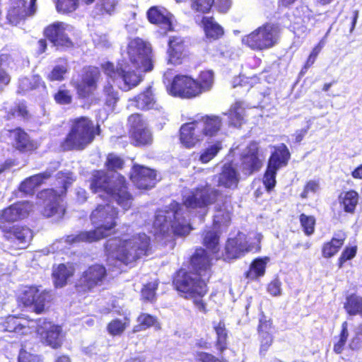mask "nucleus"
Listing matches in <instances>:
<instances>
[{"instance_id": "1", "label": "nucleus", "mask_w": 362, "mask_h": 362, "mask_svg": "<svg viewBox=\"0 0 362 362\" xmlns=\"http://www.w3.org/2000/svg\"><path fill=\"white\" fill-rule=\"evenodd\" d=\"M127 57L117 63L106 62L101 65L105 75L115 81L121 78L129 89L137 86L143 77L137 71L148 72L153 69V52L151 46L136 37L127 46Z\"/></svg>"}, {"instance_id": "2", "label": "nucleus", "mask_w": 362, "mask_h": 362, "mask_svg": "<svg viewBox=\"0 0 362 362\" xmlns=\"http://www.w3.org/2000/svg\"><path fill=\"white\" fill-rule=\"evenodd\" d=\"M105 248L107 255L114 260L134 267L140 259L151 253V238L145 233L122 234L108 240Z\"/></svg>"}, {"instance_id": "3", "label": "nucleus", "mask_w": 362, "mask_h": 362, "mask_svg": "<svg viewBox=\"0 0 362 362\" xmlns=\"http://www.w3.org/2000/svg\"><path fill=\"white\" fill-rule=\"evenodd\" d=\"M89 188L93 193H103L111 197L124 211L132 206L134 197L124 176L119 174L115 180L103 170H94L88 180Z\"/></svg>"}, {"instance_id": "4", "label": "nucleus", "mask_w": 362, "mask_h": 362, "mask_svg": "<svg viewBox=\"0 0 362 362\" xmlns=\"http://www.w3.org/2000/svg\"><path fill=\"white\" fill-rule=\"evenodd\" d=\"M172 284L182 296L192 299L197 308L204 314L208 312L203 298L207 294V281L184 268L177 269L172 277Z\"/></svg>"}, {"instance_id": "5", "label": "nucleus", "mask_w": 362, "mask_h": 362, "mask_svg": "<svg viewBox=\"0 0 362 362\" xmlns=\"http://www.w3.org/2000/svg\"><path fill=\"white\" fill-rule=\"evenodd\" d=\"M214 83V73L211 70L199 72L197 78L185 74H177L167 87L168 93L182 99H193L209 91Z\"/></svg>"}, {"instance_id": "6", "label": "nucleus", "mask_w": 362, "mask_h": 362, "mask_svg": "<svg viewBox=\"0 0 362 362\" xmlns=\"http://www.w3.org/2000/svg\"><path fill=\"white\" fill-rule=\"evenodd\" d=\"M100 126H95L88 117L81 116L71 121V127L60 148L63 151H82L91 144L96 135L100 134Z\"/></svg>"}, {"instance_id": "7", "label": "nucleus", "mask_w": 362, "mask_h": 362, "mask_svg": "<svg viewBox=\"0 0 362 362\" xmlns=\"http://www.w3.org/2000/svg\"><path fill=\"white\" fill-rule=\"evenodd\" d=\"M53 300V293L51 290L42 289L40 285L23 286L16 297L19 307L31 308L37 315L46 313L49 304Z\"/></svg>"}, {"instance_id": "8", "label": "nucleus", "mask_w": 362, "mask_h": 362, "mask_svg": "<svg viewBox=\"0 0 362 362\" xmlns=\"http://www.w3.org/2000/svg\"><path fill=\"white\" fill-rule=\"evenodd\" d=\"M280 38V29L276 24L265 23L242 37L243 45L255 52L269 49Z\"/></svg>"}, {"instance_id": "9", "label": "nucleus", "mask_w": 362, "mask_h": 362, "mask_svg": "<svg viewBox=\"0 0 362 362\" xmlns=\"http://www.w3.org/2000/svg\"><path fill=\"white\" fill-rule=\"evenodd\" d=\"M221 195V191L209 183L199 185L182 196V204L189 211L204 209L206 214L209 206L216 204Z\"/></svg>"}, {"instance_id": "10", "label": "nucleus", "mask_w": 362, "mask_h": 362, "mask_svg": "<svg viewBox=\"0 0 362 362\" xmlns=\"http://www.w3.org/2000/svg\"><path fill=\"white\" fill-rule=\"evenodd\" d=\"M118 210L110 204H98L90 214L92 223L97 226L91 230L98 240L106 238L117 226Z\"/></svg>"}, {"instance_id": "11", "label": "nucleus", "mask_w": 362, "mask_h": 362, "mask_svg": "<svg viewBox=\"0 0 362 362\" xmlns=\"http://www.w3.org/2000/svg\"><path fill=\"white\" fill-rule=\"evenodd\" d=\"M127 127L130 143L134 146L146 147L153 144V134L146 127L141 114L130 115L127 118Z\"/></svg>"}, {"instance_id": "12", "label": "nucleus", "mask_w": 362, "mask_h": 362, "mask_svg": "<svg viewBox=\"0 0 362 362\" xmlns=\"http://www.w3.org/2000/svg\"><path fill=\"white\" fill-rule=\"evenodd\" d=\"M36 323L37 334L44 344L53 349H59L62 346L65 334L62 326L54 324L45 317L38 318Z\"/></svg>"}, {"instance_id": "13", "label": "nucleus", "mask_w": 362, "mask_h": 362, "mask_svg": "<svg viewBox=\"0 0 362 362\" xmlns=\"http://www.w3.org/2000/svg\"><path fill=\"white\" fill-rule=\"evenodd\" d=\"M107 276L106 267L101 264L88 266L81 274L75 287L79 293L90 292L97 286L103 284Z\"/></svg>"}, {"instance_id": "14", "label": "nucleus", "mask_w": 362, "mask_h": 362, "mask_svg": "<svg viewBox=\"0 0 362 362\" xmlns=\"http://www.w3.org/2000/svg\"><path fill=\"white\" fill-rule=\"evenodd\" d=\"M2 238L16 249L26 248L33 237V230L26 225L13 224L0 227Z\"/></svg>"}, {"instance_id": "15", "label": "nucleus", "mask_w": 362, "mask_h": 362, "mask_svg": "<svg viewBox=\"0 0 362 362\" xmlns=\"http://www.w3.org/2000/svg\"><path fill=\"white\" fill-rule=\"evenodd\" d=\"M100 78V71L98 67L86 66L83 68L80 80L74 83V88L79 98H88L98 88Z\"/></svg>"}, {"instance_id": "16", "label": "nucleus", "mask_w": 362, "mask_h": 362, "mask_svg": "<svg viewBox=\"0 0 362 362\" xmlns=\"http://www.w3.org/2000/svg\"><path fill=\"white\" fill-rule=\"evenodd\" d=\"M188 263L189 271L194 273V276H199L202 279L206 277L207 280L211 277L212 259L206 249L201 247H196L189 257Z\"/></svg>"}, {"instance_id": "17", "label": "nucleus", "mask_w": 362, "mask_h": 362, "mask_svg": "<svg viewBox=\"0 0 362 362\" xmlns=\"http://www.w3.org/2000/svg\"><path fill=\"white\" fill-rule=\"evenodd\" d=\"M166 54L168 64L182 65L189 55V46L185 39L180 35L170 36L168 40Z\"/></svg>"}, {"instance_id": "18", "label": "nucleus", "mask_w": 362, "mask_h": 362, "mask_svg": "<svg viewBox=\"0 0 362 362\" xmlns=\"http://www.w3.org/2000/svg\"><path fill=\"white\" fill-rule=\"evenodd\" d=\"M240 159L241 170L245 175H250L259 171L263 164V155L258 144L255 141L250 142L240 155Z\"/></svg>"}, {"instance_id": "19", "label": "nucleus", "mask_w": 362, "mask_h": 362, "mask_svg": "<svg viewBox=\"0 0 362 362\" xmlns=\"http://www.w3.org/2000/svg\"><path fill=\"white\" fill-rule=\"evenodd\" d=\"M37 197L44 202H49L42 211L43 216L50 218L57 216L62 218L64 216L66 209L60 204L61 195L56 189L53 188L43 189L38 192Z\"/></svg>"}, {"instance_id": "20", "label": "nucleus", "mask_w": 362, "mask_h": 362, "mask_svg": "<svg viewBox=\"0 0 362 362\" xmlns=\"http://www.w3.org/2000/svg\"><path fill=\"white\" fill-rule=\"evenodd\" d=\"M37 0H11V6L6 13V21L8 24L17 25L21 21L32 16L35 12Z\"/></svg>"}, {"instance_id": "21", "label": "nucleus", "mask_w": 362, "mask_h": 362, "mask_svg": "<svg viewBox=\"0 0 362 362\" xmlns=\"http://www.w3.org/2000/svg\"><path fill=\"white\" fill-rule=\"evenodd\" d=\"M30 205L28 202H17L0 211V227L13 225L14 222L26 218Z\"/></svg>"}, {"instance_id": "22", "label": "nucleus", "mask_w": 362, "mask_h": 362, "mask_svg": "<svg viewBox=\"0 0 362 362\" xmlns=\"http://www.w3.org/2000/svg\"><path fill=\"white\" fill-rule=\"evenodd\" d=\"M43 35L56 47H74V42L66 33V25L63 22L57 21L47 25L43 30Z\"/></svg>"}, {"instance_id": "23", "label": "nucleus", "mask_w": 362, "mask_h": 362, "mask_svg": "<svg viewBox=\"0 0 362 362\" xmlns=\"http://www.w3.org/2000/svg\"><path fill=\"white\" fill-rule=\"evenodd\" d=\"M12 139V146L20 153H33L38 148L37 142L33 139L28 133L22 127H16L8 130Z\"/></svg>"}, {"instance_id": "24", "label": "nucleus", "mask_w": 362, "mask_h": 362, "mask_svg": "<svg viewBox=\"0 0 362 362\" xmlns=\"http://www.w3.org/2000/svg\"><path fill=\"white\" fill-rule=\"evenodd\" d=\"M146 17L150 23L163 30L162 36H166L169 32L174 31L173 15L165 8L153 6L147 10Z\"/></svg>"}, {"instance_id": "25", "label": "nucleus", "mask_w": 362, "mask_h": 362, "mask_svg": "<svg viewBox=\"0 0 362 362\" xmlns=\"http://www.w3.org/2000/svg\"><path fill=\"white\" fill-rule=\"evenodd\" d=\"M129 177L137 188L148 189L156 185V173L152 169L135 164Z\"/></svg>"}, {"instance_id": "26", "label": "nucleus", "mask_w": 362, "mask_h": 362, "mask_svg": "<svg viewBox=\"0 0 362 362\" xmlns=\"http://www.w3.org/2000/svg\"><path fill=\"white\" fill-rule=\"evenodd\" d=\"M204 138L194 121L181 125L179 129V140L183 147L191 149L199 146Z\"/></svg>"}, {"instance_id": "27", "label": "nucleus", "mask_w": 362, "mask_h": 362, "mask_svg": "<svg viewBox=\"0 0 362 362\" xmlns=\"http://www.w3.org/2000/svg\"><path fill=\"white\" fill-rule=\"evenodd\" d=\"M252 246L247 243L245 235L240 233L229 238L225 245V255L228 259H238L251 251Z\"/></svg>"}, {"instance_id": "28", "label": "nucleus", "mask_w": 362, "mask_h": 362, "mask_svg": "<svg viewBox=\"0 0 362 362\" xmlns=\"http://www.w3.org/2000/svg\"><path fill=\"white\" fill-rule=\"evenodd\" d=\"M32 320H27L23 315H8L0 322L3 332H12L18 335H25L30 329L28 325Z\"/></svg>"}, {"instance_id": "29", "label": "nucleus", "mask_w": 362, "mask_h": 362, "mask_svg": "<svg viewBox=\"0 0 362 362\" xmlns=\"http://www.w3.org/2000/svg\"><path fill=\"white\" fill-rule=\"evenodd\" d=\"M194 122L203 138L216 136L222 127V119L217 115H204Z\"/></svg>"}, {"instance_id": "30", "label": "nucleus", "mask_w": 362, "mask_h": 362, "mask_svg": "<svg viewBox=\"0 0 362 362\" xmlns=\"http://www.w3.org/2000/svg\"><path fill=\"white\" fill-rule=\"evenodd\" d=\"M134 102V106L141 110L155 109L161 114H164L162 106L157 104V100L151 86L146 87L143 91L134 96L132 100Z\"/></svg>"}, {"instance_id": "31", "label": "nucleus", "mask_w": 362, "mask_h": 362, "mask_svg": "<svg viewBox=\"0 0 362 362\" xmlns=\"http://www.w3.org/2000/svg\"><path fill=\"white\" fill-rule=\"evenodd\" d=\"M52 170H47L31 175L20 183L18 189L25 194L33 195L40 185L52 176Z\"/></svg>"}, {"instance_id": "32", "label": "nucleus", "mask_w": 362, "mask_h": 362, "mask_svg": "<svg viewBox=\"0 0 362 362\" xmlns=\"http://www.w3.org/2000/svg\"><path fill=\"white\" fill-rule=\"evenodd\" d=\"M239 175L232 162L225 163L218 174V187L226 189H235L239 183Z\"/></svg>"}, {"instance_id": "33", "label": "nucleus", "mask_w": 362, "mask_h": 362, "mask_svg": "<svg viewBox=\"0 0 362 362\" xmlns=\"http://www.w3.org/2000/svg\"><path fill=\"white\" fill-rule=\"evenodd\" d=\"M291 157V154L287 146L284 143H281L274 146L267 165L279 170L287 166Z\"/></svg>"}, {"instance_id": "34", "label": "nucleus", "mask_w": 362, "mask_h": 362, "mask_svg": "<svg viewBox=\"0 0 362 362\" xmlns=\"http://www.w3.org/2000/svg\"><path fill=\"white\" fill-rule=\"evenodd\" d=\"M346 237V233L342 230L334 233L331 240L322 245V256L325 258H330L334 256L344 245Z\"/></svg>"}, {"instance_id": "35", "label": "nucleus", "mask_w": 362, "mask_h": 362, "mask_svg": "<svg viewBox=\"0 0 362 362\" xmlns=\"http://www.w3.org/2000/svg\"><path fill=\"white\" fill-rule=\"evenodd\" d=\"M269 262V257L255 258L251 262L248 269L244 273V277L248 281L258 280L265 274Z\"/></svg>"}, {"instance_id": "36", "label": "nucleus", "mask_w": 362, "mask_h": 362, "mask_svg": "<svg viewBox=\"0 0 362 362\" xmlns=\"http://www.w3.org/2000/svg\"><path fill=\"white\" fill-rule=\"evenodd\" d=\"M216 211L218 212L214 217L212 226L217 230L227 229L231 223V209H228L226 202L216 206Z\"/></svg>"}, {"instance_id": "37", "label": "nucleus", "mask_w": 362, "mask_h": 362, "mask_svg": "<svg viewBox=\"0 0 362 362\" xmlns=\"http://www.w3.org/2000/svg\"><path fill=\"white\" fill-rule=\"evenodd\" d=\"M201 23L206 38L217 40L223 36V27L215 21L213 16L202 17Z\"/></svg>"}, {"instance_id": "38", "label": "nucleus", "mask_w": 362, "mask_h": 362, "mask_svg": "<svg viewBox=\"0 0 362 362\" xmlns=\"http://www.w3.org/2000/svg\"><path fill=\"white\" fill-rule=\"evenodd\" d=\"M359 196L356 191L349 189L341 192L338 201L344 213L354 214L358 202Z\"/></svg>"}, {"instance_id": "39", "label": "nucleus", "mask_w": 362, "mask_h": 362, "mask_svg": "<svg viewBox=\"0 0 362 362\" xmlns=\"http://www.w3.org/2000/svg\"><path fill=\"white\" fill-rule=\"evenodd\" d=\"M4 113V118L6 121H11L16 117H19L24 121H28L32 117L25 100L16 103L11 108H5Z\"/></svg>"}, {"instance_id": "40", "label": "nucleus", "mask_w": 362, "mask_h": 362, "mask_svg": "<svg viewBox=\"0 0 362 362\" xmlns=\"http://www.w3.org/2000/svg\"><path fill=\"white\" fill-rule=\"evenodd\" d=\"M41 86H44V82L38 74L23 77L19 79L16 93L23 95L28 92L38 89Z\"/></svg>"}, {"instance_id": "41", "label": "nucleus", "mask_w": 362, "mask_h": 362, "mask_svg": "<svg viewBox=\"0 0 362 362\" xmlns=\"http://www.w3.org/2000/svg\"><path fill=\"white\" fill-rule=\"evenodd\" d=\"M74 269L73 267L68 268L67 266L61 263L53 270L52 277L54 286L62 288L67 284L68 279L74 275Z\"/></svg>"}, {"instance_id": "42", "label": "nucleus", "mask_w": 362, "mask_h": 362, "mask_svg": "<svg viewBox=\"0 0 362 362\" xmlns=\"http://www.w3.org/2000/svg\"><path fill=\"white\" fill-rule=\"evenodd\" d=\"M220 230L205 229L202 233V244L206 251L216 254L219 252Z\"/></svg>"}, {"instance_id": "43", "label": "nucleus", "mask_w": 362, "mask_h": 362, "mask_svg": "<svg viewBox=\"0 0 362 362\" xmlns=\"http://www.w3.org/2000/svg\"><path fill=\"white\" fill-rule=\"evenodd\" d=\"M214 330L216 333L215 346L219 354L223 353L228 349V330L223 320H220L214 325Z\"/></svg>"}, {"instance_id": "44", "label": "nucleus", "mask_w": 362, "mask_h": 362, "mask_svg": "<svg viewBox=\"0 0 362 362\" xmlns=\"http://www.w3.org/2000/svg\"><path fill=\"white\" fill-rule=\"evenodd\" d=\"M223 149V144L221 140H216L202 150L199 156V161L202 164H206L212 160Z\"/></svg>"}, {"instance_id": "45", "label": "nucleus", "mask_w": 362, "mask_h": 362, "mask_svg": "<svg viewBox=\"0 0 362 362\" xmlns=\"http://www.w3.org/2000/svg\"><path fill=\"white\" fill-rule=\"evenodd\" d=\"M244 108L240 101H236L228 113L229 124L233 127H240L244 122Z\"/></svg>"}, {"instance_id": "46", "label": "nucleus", "mask_w": 362, "mask_h": 362, "mask_svg": "<svg viewBox=\"0 0 362 362\" xmlns=\"http://www.w3.org/2000/svg\"><path fill=\"white\" fill-rule=\"evenodd\" d=\"M136 320L138 324L133 329L134 332L144 331L151 327H159L157 317L150 314L142 313L138 316Z\"/></svg>"}, {"instance_id": "47", "label": "nucleus", "mask_w": 362, "mask_h": 362, "mask_svg": "<svg viewBox=\"0 0 362 362\" xmlns=\"http://www.w3.org/2000/svg\"><path fill=\"white\" fill-rule=\"evenodd\" d=\"M344 308L349 315H358L362 309V297L355 293L346 296Z\"/></svg>"}, {"instance_id": "48", "label": "nucleus", "mask_w": 362, "mask_h": 362, "mask_svg": "<svg viewBox=\"0 0 362 362\" xmlns=\"http://www.w3.org/2000/svg\"><path fill=\"white\" fill-rule=\"evenodd\" d=\"M130 320L124 317L122 320L115 318L107 325V331L111 336H120L129 326Z\"/></svg>"}, {"instance_id": "49", "label": "nucleus", "mask_w": 362, "mask_h": 362, "mask_svg": "<svg viewBox=\"0 0 362 362\" xmlns=\"http://www.w3.org/2000/svg\"><path fill=\"white\" fill-rule=\"evenodd\" d=\"M66 243L73 245L81 242L93 243L98 241L91 230L81 231L77 234H70L64 237Z\"/></svg>"}, {"instance_id": "50", "label": "nucleus", "mask_w": 362, "mask_h": 362, "mask_svg": "<svg viewBox=\"0 0 362 362\" xmlns=\"http://www.w3.org/2000/svg\"><path fill=\"white\" fill-rule=\"evenodd\" d=\"M56 11L62 15H69L78 7L79 0H54Z\"/></svg>"}, {"instance_id": "51", "label": "nucleus", "mask_w": 362, "mask_h": 362, "mask_svg": "<svg viewBox=\"0 0 362 362\" xmlns=\"http://www.w3.org/2000/svg\"><path fill=\"white\" fill-rule=\"evenodd\" d=\"M349 336L348 323L346 321L342 322L341 330L337 337V341L334 344L333 351L337 354H341L344 350L346 344Z\"/></svg>"}, {"instance_id": "52", "label": "nucleus", "mask_w": 362, "mask_h": 362, "mask_svg": "<svg viewBox=\"0 0 362 362\" xmlns=\"http://www.w3.org/2000/svg\"><path fill=\"white\" fill-rule=\"evenodd\" d=\"M215 0H189L191 9L200 14L209 13L214 6Z\"/></svg>"}, {"instance_id": "53", "label": "nucleus", "mask_w": 362, "mask_h": 362, "mask_svg": "<svg viewBox=\"0 0 362 362\" xmlns=\"http://www.w3.org/2000/svg\"><path fill=\"white\" fill-rule=\"evenodd\" d=\"M259 355L261 358H265L269 350L274 341V337L272 334L258 335Z\"/></svg>"}, {"instance_id": "54", "label": "nucleus", "mask_w": 362, "mask_h": 362, "mask_svg": "<svg viewBox=\"0 0 362 362\" xmlns=\"http://www.w3.org/2000/svg\"><path fill=\"white\" fill-rule=\"evenodd\" d=\"M124 161L122 158L113 153H110L106 156L105 167L107 170L110 172H116L124 168Z\"/></svg>"}, {"instance_id": "55", "label": "nucleus", "mask_w": 362, "mask_h": 362, "mask_svg": "<svg viewBox=\"0 0 362 362\" xmlns=\"http://www.w3.org/2000/svg\"><path fill=\"white\" fill-rule=\"evenodd\" d=\"M116 7L115 0H101L95 6V15L100 17L111 16Z\"/></svg>"}, {"instance_id": "56", "label": "nucleus", "mask_w": 362, "mask_h": 362, "mask_svg": "<svg viewBox=\"0 0 362 362\" xmlns=\"http://www.w3.org/2000/svg\"><path fill=\"white\" fill-rule=\"evenodd\" d=\"M278 170V169L268 165H267L266 170L263 175L262 182L267 192H271L276 186V177Z\"/></svg>"}, {"instance_id": "57", "label": "nucleus", "mask_w": 362, "mask_h": 362, "mask_svg": "<svg viewBox=\"0 0 362 362\" xmlns=\"http://www.w3.org/2000/svg\"><path fill=\"white\" fill-rule=\"evenodd\" d=\"M299 221L306 235L310 236L315 233L316 220L313 216L301 214L299 216Z\"/></svg>"}, {"instance_id": "58", "label": "nucleus", "mask_w": 362, "mask_h": 362, "mask_svg": "<svg viewBox=\"0 0 362 362\" xmlns=\"http://www.w3.org/2000/svg\"><path fill=\"white\" fill-rule=\"evenodd\" d=\"M103 93L105 105L113 108L119 100L118 92L115 90L111 84H107L104 86Z\"/></svg>"}, {"instance_id": "59", "label": "nucleus", "mask_w": 362, "mask_h": 362, "mask_svg": "<svg viewBox=\"0 0 362 362\" xmlns=\"http://www.w3.org/2000/svg\"><path fill=\"white\" fill-rule=\"evenodd\" d=\"M158 289V284L148 282L143 286L141 290V298L144 301L153 302L156 300V293Z\"/></svg>"}, {"instance_id": "60", "label": "nucleus", "mask_w": 362, "mask_h": 362, "mask_svg": "<svg viewBox=\"0 0 362 362\" xmlns=\"http://www.w3.org/2000/svg\"><path fill=\"white\" fill-rule=\"evenodd\" d=\"M68 72L66 66L65 65H56L51 71L47 75V79L50 81H62L65 79V76Z\"/></svg>"}, {"instance_id": "61", "label": "nucleus", "mask_w": 362, "mask_h": 362, "mask_svg": "<svg viewBox=\"0 0 362 362\" xmlns=\"http://www.w3.org/2000/svg\"><path fill=\"white\" fill-rule=\"evenodd\" d=\"M195 362H228V360L218 358L214 354L206 351H197L194 354Z\"/></svg>"}, {"instance_id": "62", "label": "nucleus", "mask_w": 362, "mask_h": 362, "mask_svg": "<svg viewBox=\"0 0 362 362\" xmlns=\"http://www.w3.org/2000/svg\"><path fill=\"white\" fill-rule=\"evenodd\" d=\"M174 235L177 237H185L189 234L193 228L190 223H182L175 221L171 225Z\"/></svg>"}, {"instance_id": "63", "label": "nucleus", "mask_w": 362, "mask_h": 362, "mask_svg": "<svg viewBox=\"0 0 362 362\" xmlns=\"http://www.w3.org/2000/svg\"><path fill=\"white\" fill-rule=\"evenodd\" d=\"M272 327V320L271 318H267V316L262 315L259 320L258 325L257 327V335L272 334L269 332Z\"/></svg>"}, {"instance_id": "64", "label": "nucleus", "mask_w": 362, "mask_h": 362, "mask_svg": "<svg viewBox=\"0 0 362 362\" xmlns=\"http://www.w3.org/2000/svg\"><path fill=\"white\" fill-rule=\"evenodd\" d=\"M18 362H42L40 356L28 351L24 345H21L18 356Z\"/></svg>"}]
</instances>
